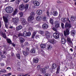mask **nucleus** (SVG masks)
I'll use <instances>...</instances> for the list:
<instances>
[{
    "instance_id": "obj_33",
    "label": "nucleus",
    "mask_w": 76,
    "mask_h": 76,
    "mask_svg": "<svg viewBox=\"0 0 76 76\" xmlns=\"http://www.w3.org/2000/svg\"><path fill=\"white\" fill-rule=\"evenodd\" d=\"M58 14V13H57V12L56 11H53V15L55 16H57Z\"/></svg>"
},
{
    "instance_id": "obj_23",
    "label": "nucleus",
    "mask_w": 76,
    "mask_h": 76,
    "mask_svg": "<svg viewBox=\"0 0 76 76\" xmlns=\"http://www.w3.org/2000/svg\"><path fill=\"white\" fill-rule=\"evenodd\" d=\"M30 53L34 54L35 53V49L34 48H32L30 50Z\"/></svg>"
},
{
    "instance_id": "obj_58",
    "label": "nucleus",
    "mask_w": 76,
    "mask_h": 76,
    "mask_svg": "<svg viewBox=\"0 0 76 76\" xmlns=\"http://www.w3.org/2000/svg\"><path fill=\"white\" fill-rule=\"evenodd\" d=\"M1 57L2 58H6V57L5 56H3V55H1Z\"/></svg>"
},
{
    "instance_id": "obj_15",
    "label": "nucleus",
    "mask_w": 76,
    "mask_h": 76,
    "mask_svg": "<svg viewBox=\"0 0 76 76\" xmlns=\"http://www.w3.org/2000/svg\"><path fill=\"white\" fill-rule=\"evenodd\" d=\"M66 39L63 37H62L61 38V42L62 44H64L65 43H66Z\"/></svg>"
},
{
    "instance_id": "obj_55",
    "label": "nucleus",
    "mask_w": 76,
    "mask_h": 76,
    "mask_svg": "<svg viewBox=\"0 0 76 76\" xmlns=\"http://www.w3.org/2000/svg\"><path fill=\"white\" fill-rule=\"evenodd\" d=\"M45 76H51V75L50 74L47 73L45 75Z\"/></svg>"
},
{
    "instance_id": "obj_9",
    "label": "nucleus",
    "mask_w": 76,
    "mask_h": 76,
    "mask_svg": "<svg viewBox=\"0 0 76 76\" xmlns=\"http://www.w3.org/2000/svg\"><path fill=\"white\" fill-rule=\"evenodd\" d=\"M76 32L75 30H71L70 32V34L71 35H72V36H75V35H76Z\"/></svg>"
},
{
    "instance_id": "obj_57",
    "label": "nucleus",
    "mask_w": 76,
    "mask_h": 76,
    "mask_svg": "<svg viewBox=\"0 0 76 76\" xmlns=\"http://www.w3.org/2000/svg\"><path fill=\"white\" fill-rule=\"evenodd\" d=\"M53 29L54 31H56V32H57V29L55 28H53Z\"/></svg>"
},
{
    "instance_id": "obj_22",
    "label": "nucleus",
    "mask_w": 76,
    "mask_h": 76,
    "mask_svg": "<svg viewBox=\"0 0 76 76\" xmlns=\"http://www.w3.org/2000/svg\"><path fill=\"white\" fill-rule=\"evenodd\" d=\"M39 59L38 58H34L33 59V61L34 63H38Z\"/></svg>"
},
{
    "instance_id": "obj_13",
    "label": "nucleus",
    "mask_w": 76,
    "mask_h": 76,
    "mask_svg": "<svg viewBox=\"0 0 76 76\" xmlns=\"http://www.w3.org/2000/svg\"><path fill=\"white\" fill-rule=\"evenodd\" d=\"M3 18L5 23H7V22H8V19H7V18L4 16H3Z\"/></svg>"
},
{
    "instance_id": "obj_8",
    "label": "nucleus",
    "mask_w": 76,
    "mask_h": 76,
    "mask_svg": "<svg viewBox=\"0 0 76 76\" xmlns=\"http://www.w3.org/2000/svg\"><path fill=\"white\" fill-rule=\"evenodd\" d=\"M33 4L36 6H38L39 5V3L37 1H33Z\"/></svg>"
},
{
    "instance_id": "obj_28",
    "label": "nucleus",
    "mask_w": 76,
    "mask_h": 76,
    "mask_svg": "<svg viewBox=\"0 0 76 76\" xmlns=\"http://www.w3.org/2000/svg\"><path fill=\"white\" fill-rule=\"evenodd\" d=\"M52 67L53 69H56V68L57 67V65H56V64H53L52 66Z\"/></svg>"
},
{
    "instance_id": "obj_2",
    "label": "nucleus",
    "mask_w": 76,
    "mask_h": 76,
    "mask_svg": "<svg viewBox=\"0 0 76 76\" xmlns=\"http://www.w3.org/2000/svg\"><path fill=\"white\" fill-rule=\"evenodd\" d=\"M67 44L70 46H73V43L71 40V39L70 37H68L67 39Z\"/></svg>"
},
{
    "instance_id": "obj_51",
    "label": "nucleus",
    "mask_w": 76,
    "mask_h": 76,
    "mask_svg": "<svg viewBox=\"0 0 76 76\" xmlns=\"http://www.w3.org/2000/svg\"><path fill=\"white\" fill-rule=\"evenodd\" d=\"M17 37H17L16 35H14L13 36V39H16L17 38Z\"/></svg>"
},
{
    "instance_id": "obj_29",
    "label": "nucleus",
    "mask_w": 76,
    "mask_h": 76,
    "mask_svg": "<svg viewBox=\"0 0 76 76\" xmlns=\"http://www.w3.org/2000/svg\"><path fill=\"white\" fill-rule=\"evenodd\" d=\"M30 15L31 16H32V17L34 18L35 15V13L33 12H32L31 13Z\"/></svg>"
},
{
    "instance_id": "obj_39",
    "label": "nucleus",
    "mask_w": 76,
    "mask_h": 76,
    "mask_svg": "<svg viewBox=\"0 0 76 76\" xmlns=\"http://www.w3.org/2000/svg\"><path fill=\"white\" fill-rule=\"evenodd\" d=\"M12 12H13V8L12 7H10V13H12Z\"/></svg>"
},
{
    "instance_id": "obj_26",
    "label": "nucleus",
    "mask_w": 76,
    "mask_h": 76,
    "mask_svg": "<svg viewBox=\"0 0 76 76\" xmlns=\"http://www.w3.org/2000/svg\"><path fill=\"white\" fill-rule=\"evenodd\" d=\"M41 19H42V18L40 16H38L36 18V20L37 21H40L41 20Z\"/></svg>"
},
{
    "instance_id": "obj_60",
    "label": "nucleus",
    "mask_w": 76,
    "mask_h": 76,
    "mask_svg": "<svg viewBox=\"0 0 76 76\" xmlns=\"http://www.w3.org/2000/svg\"><path fill=\"white\" fill-rule=\"evenodd\" d=\"M28 45V42H26L25 43V45Z\"/></svg>"
},
{
    "instance_id": "obj_4",
    "label": "nucleus",
    "mask_w": 76,
    "mask_h": 76,
    "mask_svg": "<svg viewBox=\"0 0 76 76\" xmlns=\"http://www.w3.org/2000/svg\"><path fill=\"white\" fill-rule=\"evenodd\" d=\"M12 20L14 22V23L15 24H16V23H18V21H19V19H18V18H12Z\"/></svg>"
},
{
    "instance_id": "obj_63",
    "label": "nucleus",
    "mask_w": 76,
    "mask_h": 76,
    "mask_svg": "<svg viewBox=\"0 0 76 76\" xmlns=\"http://www.w3.org/2000/svg\"><path fill=\"white\" fill-rule=\"evenodd\" d=\"M38 38H39V35H37L35 37V38H36V39H37Z\"/></svg>"
},
{
    "instance_id": "obj_5",
    "label": "nucleus",
    "mask_w": 76,
    "mask_h": 76,
    "mask_svg": "<svg viewBox=\"0 0 76 76\" xmlns=\"http://www.w3.org/2000/svg\"><path fill=\"white\" fill-rule=\"evenodd\" d=\"M62 20L64 22L68 21L69 22V23H70V21L69 19V18H63Z\"/></svg>"
},
{
    "instance_id": "obj_37",
    "label": "nucleus",
    "mask_w": 76,
    "mask_h": 76,
    "mask_svg": "<svg viewBox=\"0 0 76 76\" xmlns=\"http://www.w3.org/2000/svg\"><path fill=\"white\" fill-rule=\"evenodd\" d=\"M0 72L2 73H5V72H6V70L4 69H2L0 71Z\"/></svg>"
},
{
    "instance_id": "obj_20",
    "label": "nucleus",
    "mask_w": 76,
    "mask_h": 76,
    "mask_svg": "<svg viewBox=\"0 0 76 76\" xmlns=\"http://www.w3.org/2000/svg\"><path fill=\"white\" fill-rule=\"evenodd\" d=\"M48 25L47 24L45 23L44 24L42 25V27L44 28V29H47L48 28Z\"/></svg>"
},
{
    "instance_id": "obj_35",
    "label": "nucleus",
    "mask_w": 76,
    "mask_h": 76,
    "mask_svg": "<svg viewBox=\"0 0 76 76\" xmlns=\"http://www.w3.org/2000/svg\"><path fill=\"white\" fill-rule=\"evenodd\" d=\"M37 34V32H34L33 35H32L31 37L32 38H34V37L35 36V35Z\"/></svg>"
},
{
    "instance_id": "obj_48",
    "label": "nucleus",
    "mask_w": 76,
    "mask_h": 76,
    "mask_svg": "<svg viewBox=\"0 0 76 76\" xmlns=\"http://www.w3.org/2000/svg\"><path fill=\"white\" fill-rule=\"evenodd\" d=\"M15 3L17 4H19V3H20V1L16 0L15 1Z\"/></svg>"
},
{
    "instance_id": "obj_40",
    "label": "nucleus",
    "mask_w": 76,
    "mask_h": 76,
    "mask_svg": "<svg viewBox=\"0 0 76 76\" xmlns=\"http://www.w3.org/2000/svg\"><path fill=\"white\" fill-rule=\"evenodd\" d=\"M16 56L18 59H20V54H17Z\"/></svg>"
},
{
    "instance_id": "obj_42",
    "label": "nucleus",
    "mask_w": 76,
    "mask_h": 76,
    "mask_svg": "<svg viewBox=\"0 0 76 76\" xmlns=\"http://www.w3.org/2000/svg\"><path fill=\"white\" fill-rule=\"evenodd\" d=\"M31 32H27V37H29L31 36Z\"/></svg>"
},
{
    "instance_id": "obj_11",
    "label": "nucleus",
    "mask_w": 76,
    "mask_h": 76,
    "mask_svg": "<svg viewBox=\"0 0 76 76\" xmlns=\"http://www.w3.org/2000/svg\"><path fill=\"white\" fill-rule=\"evenodd\" d=\"M18 13V10L17 9H15L12 14V16H15V15H17Z\"/></svg>"
},
{
    "instance_id": "obj_19",
    "label": "nucleus",
    "mask_w": 76,
    "mask_h": 76,
    "mask_svg": "<svg viewBox=\"0 0 76 76\" xmlns=\"http://www.w3.org/2000/svg\"><path fill=\"white\" fill-rule=\"evenodd\" d=\"M5 11L8 13H10V6L6 8L5 9Z\"/></svg>"
},
{
    "instance_id": "obj_18",
    "label": "nucleus",
    "mask_w": 76,
    "mask_h": 76,
    "mask_svg": "<svg viewBox=\"0 0 76 76\" xmlns=\"http://www.w3.org/2000/svg\"><path fill=\"white\" fill-rule=\"evenodd\" d=\"M22 51L23 55L25 56H28V55L29 54V52L27 51H23V50Z\"/></svg>"
},
{
    "instance_id": "obj_54",
    "label": "nucleus",
    "mask_w": 76,
    "mask_h": 76,
    "mask_svg": "<svg viewBox=\"0 0 76 76\" xmlns=\"http://www.w3.org/2000/svg\"><path fill=\"white\" fill-rule=\"evenodd\" d=\"M26 51H28V52H29V48H26Z\"/></svg>"
},
{
    "instance_id": "obj_36",
    "label": "nucleus",
    "mask_w": 76,
    "mask_h": 76,
    "mask_svg": "<svg viewBox=\"0 0 76 76\" xmlns=\"http://www.w3.org/2000/svg\"><path fill=\"white\" fill-rule=\"evenodd\" d=\"M50 22L51 23V24H52V25H53V20L52 18H50Z\"/></svg>"
},
{
    "instance_id": "obj_41",
    "label": "nucleus",
    "mask_w": 76,
    "mask_h": 76,
    "mask_svg": "<svg viewBox=\"0 0 76 76\" xmlns=\"http://www.w3.org/2000/svg\"><path fill=\"white\" fill-rule=\"evenodd\" d=\"M2 35H3V37L5 38V39H6V38H7V37H6V34L2 33Z\"/></svg>"
},
{
    "instance_id": "obj_43",
    "label": "nucleus",
    "mask_w": 76,
    "mask_h": 76,
    "mask_svg": "<svg viewBox=\"0 0 76 76\" xmlns=\"http://www.w3.org/2000/svg\"><path fill=\"white\" fill-rule=\"evenodd\" d=\"M28 7H29V5H28V4H26L25 5V7H24V8H25V9L26 10H27V9H28Z\"/></svg>"
},
{
    "instance_id": "obj_10",
    "label": "nucleus",
    "mask_w": 76,
    "mask_h": 76,
    "mask_svg": "<svg viewBox=\"0 0 76 76\" xmlns=\"http://www.w3.org/2000/svg\"><path fill=\"white\" fill-rule=\"evenodd\" d=\"M76 17H74L73 15L71 16V20L72 22H75L76 20Z\"/></svg>"
},
{
    "instance_id": "obj_21",
    "label": "nucleus",
    "mask_w": 76,
    "mask_h": 76,
    "mask_svg": "<svg viewBox=\"0 0 76 76\" xmlns=\"http://www.w3.org/2000/svg\"><path fill=\"white\" fill-rule=\"evenodd\" d=\"M22 28V26L21 25H19L16 28V30L17 31H19Z\"/></svg>"
},
{
    "instance_id": "obj_32",
    "label": "nucleus",
    "mask_w": 76,
    "mask_h": 76,
    "mask_svg": "<svg viewBox=\"0 0 76 76\" xmlns=\"http://www.w3.org/2000/svg\"><path fill=\"white\" fill-rule=\"evenodd\" d=\"M40 71L42 73H45V70L44 69H41Z\"/></svg>"
},
{
    "instance_id": "obj_45",
    "label": "nucleus",
    "mask_w": 76,
    "mask_h": 76,
    "mask_svg": "<svg viewBox=\"0 0 76 76\" xmlns=\"http://www.w3.org/2000/svg\"><path fill=\"white\" fill-rule=\"evenodd\" d=\"M10 76V73H9L7 74H4L1 75V76Z\"/></svg>"
},
{
    "instance_id": "obj_46",
    "label": "nucleus",
    "mask_w": 76,
    "mask_h": 76,
    "mask_svg": "<svg viewBox=\"0 0 76 76\" xmlns=\"http://www.w3.org/2000/svg\"><path fill=\"white\" fill-rule=\"evenodd\" d=\"M43 21H46L47 20V17H44L43 18Z\"/></svg>"
},
{
    "instance_id": "obj_12",
    "label": "nucleus",
    "mask_w": 76,
    "mask_h": 76,
    "mask_svg": "<svg viewBox=\"0 0 76 76\" xmlns=\"http://www.w3.org/2000/svg\"><path fill=\"white\" fill-rule=\"evenodd\" d=\"M49 42L51 44H54L56 42V40L54 39H50L49 40Z\"/></svg>"
},
{
    "instance_id": "obj_1",
    "label": "nucleus",
    "mask_w": 76,
    "mask_h": 76,
    "mask_svg": "<svg viewBox=\"0 0 76 76\" xmlns=\"http://www.w3.org/2000/svg\"><path fill=\"white\" fill-rule=\"evenodd\" d=\"M65 28L66 29V31H64V34L65 37H66L70 34V30L69 29L72 27V25L70 23H66L65 26Z\"/></svg>"
},
{
    "instance_id": "obj_38",
    "label": "nucleus",
    "mask_w": 76,
    "mask_h": 76,
    "mask_svg": "<svg viewBox=\"0 0 76 76\" xmlns=\"http://www.w3.org/2000/svg\"><path fill=\"white\" fill-rule=\"evenodd\" d=\"M44 31L41 30L39 31V34H41V35H44Z\"/></svg>"
},
{
    "instance_id": "obj_6",
    "label": "nucleus",
    "mask_w": 76,
    "mask_h": 76,
    "mask_svg": "<svg viewBox=\"0 0 76 76\" xmlns=\"http://www.w3.org/2000/svg\"><path fill=\"white\" fill-rule=\"evenodd\" d=\"M45 32V36H46L47 38H50V33L48 31H46Z\"/></svg>"
},
{
    "instance_id": "obj_49",
    "label": "nucleus",
    "mask_w": 76,
    "mask_h": 76,
    "mask_svg": "<svg viewBox=\"0 0 76 76\" xmlns=\"http://www.w3.org/2000/svg\"><path fill=\"white\" fill-rule=\"evenodd\" d=\"M20 17H22L23 16V12H20Z\"/></svg>"
},
{
    "instance_id": "obj_16",
    "label": "nucleus",
    "mask_w": 76,
    "mask_h": 76,
    "mask_svg": "<svg viewBox=\"0 0 76 76\" xmlns=\"http://www.w3.org/2000/svg\"><path fill=\"white\" fill-rule=\"evenodd\" d=\"M55 26L56 28H59L60 27V24L58 23V21H56L55 22Z\"/></svg>"
},
{
    "instance_id": "obj_7",
    "label": "nucleus",
    "mask_w": 76,
    "mask_h": 76,
    "mask_svg": "<svg viewBox=\"0 0 76 76\" xmlns=\"http://www.w3.org/2000/svg\"><path fill=\"white\" fill-rule=\"evenodd\" d=\"M25 9V6L23 4L20 5L19 6V9L20 10H23Z\"/></svg>"
},
{
    "instance_id": "obj_64",
    "label": "nucleus",
    "mask_w": 76,
    "mask_h": 76,
    "mask_svg": "<svg viewBox=\"0 0 76 76\" xmlns=\"http://www.w3.org/2000/svg\"><path fill=\"white\" fill-rule=\"evenodd\" d=\"M17 64L18 66H19L20 65V62H19Z\"/></svg>"
},
{
    "instance_id": "obj_53",
    "label": "nucleus",
    "mask_w": 76,
    "mask_h": 76,
    "mask_svg": "<svg viewBox=\"0 0 76 76\" xmlns=\"http://www.w3.org/2000/svg\"><path fill=\"white\" fill-rule=\"evenodd\" d=\"M7 43L10 44V39H7Z\"/></svg>"
},
{
    "instance_id": "obj_34",
    "label": "nucleus",
    "mask_w": 76,
    "mask_h": 76,
    "mask_svg": "<svg viewBox=\"0 0 76 76\" xmlns=\"http://www.w3.org/2000/svg\"><path fill=\"white\" fill-rule=\"evenodd\" d=\"M23 36L24 37H27V32L26 31H24L23 33Z\"/></svg>"
},
{
    "instance_id": "obj_31",
    "label": "nucleus",
    "mask_w": 76,
    "mask_h": 76,
    "mask_svg": "<svg viewBox=\"0 0 76 76\" xmlns=\"http://www.w3.org/2000/svg\"><path fill=\"white\" fill-rule=\"evenodd\" d=\"M10 44H12V46H13V47H15L16 46V45H15V44L14 43H12V41H11V40H10Z\"/></svg>"
},
{
    "instance_id": "obj_52",
    "label": "nucleus",
    "mask_w": 76,
    "mask_h": 76,
    "mask_svg": "<svg viewBox=\"0 0 76 76\" xmlns=\"http://www.w3.org/2000/svg\"><path fill=\"white\" fill-rule=\"evenodd\" d=\"M46 14L48 17H50V15H49V12L48 11L46 12Z\"/></svg>"
},
{
    "instance_id": "obj_50",
    "label": "nucleus",
    "mask_w": 76,
    "mask_h": 76,
    "mask_svg": "<svg viewBox=\"0 0 76 76\" xmlns=\"http://www.w3.org/2000/svg\"><path fill=\"white\" fill-rule=\"evenodd\" d=\"M64 24L63 23H62L61 24V26L62 28L63 29H64Z\"/></svg>"
},
{
    "instance_id": "obj_14",
    "label": "nucleus",
    "mask_w": 76,
    "mask_h": 76,
    "mask_svg": "<svg viewBox=\"0 0 76 76\" xmlns=\"http://www.w3.org/2000/svg\"><path fill=\"white\" fill-rule=\"evenodd\" d=\"M37 13L38 15H41L42 13V11L41 10H38L37 11Z\"/></svg>"
},
{
    "instance_id": "obj_30",
    "label": "nucleus",
    "mask_w": 76,
    "mask_h": 76,
    "mask_svg": "<svg viewBox=\"0 0 76 76\" xmlns=\"http://www.w3.org/2000/svg\"><path fill=\"white\" fill-rule=\"evenodd\" d=\"M45 44H42L40 45V47L41 48H45Z\"/></svg>"
},
{
    "instance_id": "obj_24",
    "label": "nucleus",
    "mask_w": 76,
    "mask_h": 76,
    "mask_svg": "<svg viewBox=\"0 0 76 76\" xmlns=\"http://www.w3.org/2000/svg\"><path fill=\"white\" fill-rule=\"evenodd\" d=\"M52 48V46L50 44H48L47 46V50H51V49Z\"/></svg>"
},
{
    "instance_id": "obj_25",
    "label": "nucleus",
    "mask_w": 76,
    "mask_h": 76,
    "mask_svg": "<svg viewBox=\"0 0 76 76\" xmlns=\"http://www.w3.org/2000/svg\"><path fill=\"white\" fill-rule=\"evenodd\" d=\"M28 21H31L32 20L34 19V17H32V16H31V15L28 18Z\"/></svg>"
},
{
    "instance_id": "obj_62",
    "label": "nucleus",
    "mask_w": 76,
    "mask_h": 76,
    "mask_svg": "<svg viewBox=\"0 0 76 76\" xmlns=\"http://www.w3.org/2000/svg\"><path fill=\"white\" fill-rule=\"evenodd\" d=\"M28 74H25V75H23H23L22 76H28Z\"/></svg>"
},
{
    "instance_id": "obj_59",
    "label": "nucleus",
    "mask_w": 76,
    "mask_h": 76,
    "mask_svg": "<svg viewBox=\"0 0 76 76\" xmlns=\"http://www.w3.org/2000/svg\"><path fill=\"white\" fill-rule=\"evenodd\" d=\"M61 15L60 14H59L58 17V18L60 19V18H61Z\"/></svg>"
},
{
    "instance_id": "obj_17",
    "label": "nucleus",
    "mask_w": 76,
    "mask_h": 76,
    "mask_svg": "<svg viewBox=\"0 0 76 76\" xmlns=\"http://www.w3.org/2000/svg\"><path fill=\"white\" fill-rule=\"evenodd\" d=\"M21 20L22 21L21 23L23 25H26V24L27 23V22L24 19V18H22L21 19Z\"/></svg>"
},
{
    "instance_id": "obj_27",
    "label": "nucleus",
    "mask_w": 76,
    "mask_h": 76,
    "mask_svg": "<svg viewBox=\"0 0 76 76\" xmlns=\"http://www.w3.org/2000/svg\"><path fill=\"white\" fill-rule=\"evenodd\" d=\"M20 41L21 43H23L25 41V39L23 37L20 38Z\"/></svg>"
},
{
    "instance_id": "obj_47",
    "label": "nucleus",
    "mask_w": 76,
    "mask_h": 76,
    "mask_svg": "<svg viewBox=\"0 0 76 76\" xmlns=\"http://www.w3.org/2000/svg\"><path fill=\"white\" fill-rule=\"evenodd\" d=\"M49 68V66L48 65H46L45 66V70L48 69Z\"/></svg>"
},
{
    "instance_id": "obj_44",
    "label": "nucleus",
    "mask_w": 76,
    "mask_h": 76,
    "mask_svg": "<svg viewBox=\"0 0 76 76\" xmlns=\"http://www.w3.org/2000/svg\"><path fill=\"white\" fill-rule=\"evenodd\" d=\"M60 70V66H58V68H57V71H56V73H58V72H59V71Z\"/></svg>"
},
{
    "instance_id": "obj_61",
    "label": "nucleus",
    "mask_w": 76,
    "mask_h": 76,
    "mask_svg": "<svg viewBox=\"0 0 76 76\" xmlns=\"http://www.w3.org/2000/svg\"><path fill=\"white\" fill-rule=\"evenodd\" d=\"M37 69H40V66L39 65H38L37 67Z\"/></svg>"
},
{
    "instance_id": "obj_56",
    "label": "nucleus",
    "mask_w": 76,
    "mask_h": 76,
    "mask_svg": "<svg viewBox=\"0 0 76 76\" xmlns=\"http://www.w3.org/2000/svg\"><path fill=\"white\" fill-rule=\"evenodd\" d=\"M24 3H28L29 1V0H23Z\"/></svg>"
},
{
    "instance_id": "obj_3",
    "label": "nucleus",
    "mask_w": 76,
    "mask_h": 76,
    "mask_svg": "<svg viewBox=\"0 0 76 76\" xmlns=\"http://www.w3.org/2000/svg\"><path fill=\"white\" fill-rule=\"evenodd\" d=\"M53 36L55 39H58L60 37V35L58 33H55L53 34Z\"/></svg>"
}]
</instances>
